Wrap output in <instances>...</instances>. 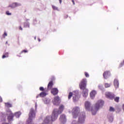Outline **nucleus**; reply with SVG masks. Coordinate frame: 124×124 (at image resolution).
<instances>
[{
  "mask_svg": "<svg viewBox=\"0 0 124 124\" xmlns=\"http://www.w3.org/2000/svg\"><path fill=\"white\" fill-rule=\"evenodd\" d=\"M101 87H102L101 85L99 86V88H101Z\"/></svg>",
  "mask_w": 124,
  "mask_h": 124,
  "instance_id": "36",
  "label": "nucleus"
},
{
  "mask_svg": "<svg viewBox=\"0 0 124 124\" xmlns=\"http://www.w3.org/2000/svg\"><path fill=\"white\" fill-rule=\"evenodd\" d=\"M6 107H8V108H9L10 107H12V105L9 103H5Z\"/></svg>",
  "mask_w": 124,
  "mask_h": 124,
  "instance_id": "20",
  "label": "nucleus"
},
{
  "mask_svg": "<svg viewBox=\"0 0 124 124\" xmlns=\"http://www.w3.org/2000/svg\"><path fill=\"white\" fill-rule=\"evenodd\" d=\"M73 96V100L74 102H76V101H78L79 99L80 98V96H79V93L78 91H75L74 92L69 93L68 98V99H70L71 97Z\"/></svg>",
  "mask_w": 124,
  "mask_h": 124,
  "instance_id": "3",
  "label": "nucleus"
},
{
  "mask_svg": "<svg viewBox=\"0 0 124 124\" xmlns=\"http://www.w3.org/2000/svg\"><path fill=\"white\" fill-rule=\"evenodd\" d=\"M59 0V2H60V3H62V0Z\"/></svg>",
  "mask_w": 124,
  "mask_h": 124,
  "instance_id": "35",
  "label": "nucleus"
},
{
  "mask_svg": "<svg viewBox=\"0 0 124 124\" xmlns=\"http://www.w3.org/2000/svg\"><path fill=\"white\" fill-rule=\"evenodd\" d=\"M114 85L115 88H119V80L118 79H114Z\"/></svg>",
  "mask_w": 124,
  "mask_h": 124,
  "instance_id": "18",
  "label": "nucleus"
},
{
  "mask_svg": "<svg viewBox=\"0 0 124 124\" xmlns=\"http://www.w3.org/2000/svg\"><path fill=\"white\" fill-rule=\"evenodd\" d=\"M38 40H39V42H40V39H39Z\"/></svg>",
  "mask_w": 124,
  "mask_h": 124,
  "instance_id": "39",
  "label": "nucleus"
},
{
  "mask_svg": "<svg viewBox=\"0 0 124 124\" xmlns=\"http://www.w3.org/2000/svg\"><path fill=\"white\" fill-rule=\"evenodd\" d=\"M0 102H2V98L0 96Z\"/></svg>",
  "mask_w": 124,
  "mask_h": 124,
  "instance_id": "31",
  "label": "nucleus"
},
{
  "mask_svg": "<svg viewBox=\"0 0 124 124\" xmlns=\"http://www.w3.org/2000/svg\"><path fill=\"white\" fill-rule=\"evenodd\" d=\"M24 28H30V24L28 23H24Z\"/></svg>",
  "mask_w": 124,
  "mask_h": 124,
  "instance_id": "23",
  "label": "nucleus"
},
{
  "mask_svg": "<svg viewBox=\"0 0 124 124\" xmlns=\"http://www.w3.org/2000/svg\"><path fill=\"white\" fill-rule=\"evenodd\" d=\"M9 53L8 52H5L2 56V59H5V58H8Z\"/></svg>",
  "mask_w": 124,
  "mask_h": 124,
  "instance_id": "19",
  "label": "nucleus"
},
{
  "mask_svg": "<svg viewBox=\"0 0 124 124\" xmlns=\"http://www.w3.org/2000/svg\"><path fill=\"white\" fill-rule=\"evenodd\" d=\"M53 86H54V82L53 81H49L47 85V90H52Z\"/></svg>",
  "mask_w": 124,
  "mask_h": 124,
  "instance_id": "14",
  "label": "nucleus"
},
{
  "mask_svg": "<svg viewBox=\"0 0 124 124\" xmlns=\"http://www.w3.org/2000/svg\"><path fill=\"white\" fill-rule=\"evenodd\" d=\"M111 73L109 71H105L103 73V77L105 79H107L110 76Z\"/></svg>",
  "mask_w": 124,
  "mask_h": 124,
  "instance_id": "10",
  "label": "nucleus"
},
{
  "mask_svg": "<svg viewBox=\"0 0 124 124\" xmlns=\"http://www.w3.org/2000/svg\"><path fill=\"white\" fill-rule=\"evenodd\" d=\"M21 4L20 3L14 2L9 5L8 7H11V8H15L16 7H17V6H21Z\"/></svg>",
  "mask_w": 124,
  "mask_h": 124,
  "instance_id": "8",
  "label": "nucleus"
},
{
  "mask_svg": "<svg viewBox=\"0 0 124 124\" xmlns=\"http://www.w3.org/2000/svg\"><path fill=\"white\" fill-rule=\"evenodd\" d=\"M61 103V99L59 96H57L54 98L53 104L54 105H60Z\"/></svg>",
  "mask_w": 124,
  "mask_h": 124,
  "instance_id": "7",
  "label": "nucleus"
},
{
  "mask_svg": "<svg viewBox=\"0 0 124 124\" xmlns=\"http://www.w3.org/2000/svg\"><path fill=\"white\" fill-rule=\"evenodd\" d=\"M2 36L4 38H5V36H7V33L6 32H4V34L2 35Z\"/></svg>",
  "mask_w": 124,
  "mask_h": 124,
  "instance_id": "27",
  "label": "nucleus"
},
{
  "mask_svg": "<svg viewBox=\"0 0 124 124\" xmlns=\"http://www.w3.org/2000/svg\"><path fill=\"white\" fill-rule=\"evenodd\" d=\"M40 91H42V92H43V91H44V88L41 87L39 88Z\"/></svg>",
  "mask_w": 124,
  "mask_h": 124,
  "instance_id": "29",
  "label": "nucleus"
},
{
  "mask_svg": "<svg viewBox=\"0 0 124 124\" xmlns=\"http://www.w3.org/2000/svg\"><path fill=\"white\" fill-rule=\"evenodd\" d=\"M109 112H115V108L112 107H109Z\"/></svg>",
  "mask_w": 124,
  "mask_h": 124,
  "instance_id": "22",
  "label": "nucleus"
},
{
  "mask_svg": "<svg viewBox=\"0 0 124 124\" xmlns=\"http://www.w3.org/2000/svg\"><path fill=\"white\" fill-rule=\"evenodd\" d=\"M19 30L20 31H23V28H22V27H21V26L19 27Z\"/></svg>",
  "mask_w": 124,
  "mask_h": 124,
  "instance_id": "33",
  "label": "nucleus"
},
{
  "mask_svg": "<svg viewBox=\"0 0 124 124\" xmlns=\"http://www.w3.org/2000/svg\"><path fill=\"white\" fill-rule=\"evenodd\" d=\"M119 100H120V97H116L114 98V101L116 102H119Z\"/></svg>",
  "mask_w": 124,
  "mask_h": 124,
  "instance_id": "24",
  "label": "nucleus"
},
{
  "mask_svg": "<svg viewBox=\"0 0 124 124\" xmlns=\"http://www.w3.org/2000/svg\"><path fill=\"white\" fill-rule=\"evenodd\" d=\"M85 107L86 110H90V108H91V103L88 101L85 102Z\"/></svg>",
  "mask_w": 124,
  "mask_h": 124,
  "instance_id": "13",
  "label": "nucleus"
},
{
  "mask_svg": "<svg viewBox=\"0 0 124 124\" xmlns=\"http://www.w3.org/2000/svg\"><path fill=\"white\" fill-rule=\"evenodd\" d=\"M84 75L85 77H86L87 78H89V77H90V75H89V73H88V72H85L84 73Z\"/></svg>",
  "mask_w": 124,
  "mask_h": 124,
  "instance_id": "25",
  "label": "nucleus"
},
{
  "mask_svg": "<svg viewBox=\"0 0 124 124\" xmlns=\"http://www.w3.org/2000/svg\"><path fill=\"white\" fill-rule=\"evenodd\" d=\"M2 124H7V123H3Z\"/></svg>",
  "mask_w": 124,
  "mask_h": 124,
  "instance_id": "37",
  "label": "nucleus"
},
{
  "mask_svg": "<svg viewBox=\"0 0 124 124\" xmlns=\"http://www.w3.org/2000/svg\"><path fill=\"white\" fill-rule=\"evenodd\" d=\"M47 94V93H46V92H41L40 94L36 96L37 98H38V97H39V96L40 97H44L45 96H46V95Z\"/></svg>",
  "mask_w": 124,
  "mask_h": 124,
  "instance_id": "16",
  "label": "nucleus"
},
{
  "mask_svg": "<svg viewBox=\"0 0 124 124\" xmlns=\"http://www.w3.org/2000/svg\"><path fill=\"white\" fill-rule=\"evenodd\" d=\"M106 96H107V97H108V98H110V99H113V98H114V95H113L111 93L109 92L106 93Z\"/></svg>",
  "mask_w": 124,
  "mask_h": 124,
  "instance_id": "15",
  "label": "nucleus"
},
{
  "mask_svg": "<svg viewBox=\"0 0 124 124\" xmlns=\"http://www.w3.org/2000/svg\"><path fill=\"white\" fill-rule=\"evenodd\" d=\"M96 94V92L94 90L92 91L90 93V97L91 98H93L95 95Z\"/></svg>",
  "mask_w": 124,
  "mask_h": 124,
  "instance_id": "17",
  "label": "nucleus"
},
{
  "mask_svg": "<svg viewBox=\"0 0 124 124\" xmlns=\"http://www.w3.org/2000/svg\"><path fill=\"white\" fill-rule=\"evenodd\" d=\"M110 87H111V84H109L108 83H105V88H110Z\"/></svg>",
  "mask_w": 124,
  "mask_h": 124,
  "instance_id": "21",
  "label": "nucleus"
},
{
  "mask_svg": "<svg viewBox=\"0 0 124 124\" xmlns=\"http://www.w3.org/2000/svg\"><path fill=\"white\" fill-rule=\"evenodd\" d=\"M18 44H20V42L19 41V37H18Z\"/></svg>",
  "mask_w": 124,
  "mask_h": 124,
  "instance_id": "34",
  "label": "nucleus"
},
{
  "mask_svg": "<svg viewBox=\"0 0 124 124\" xmlns=\"http://www.w3.org/2000/svg\"><path fill=\"white\" fill-rule=\"evenodd\" d=\"M59 120L63 124L66 122V117L64 114H62L61 115Z\"/></svg>",
  "mask_w": 124,
  "mask_h": 124,
  "instance_id": "9",
  "label": "nucleus"
},
{
  "mask_svg": "<svg viewBox=\"0 0 124 124\" xmlns=\"http://www.w3.org/2000/svg\"><path fill=\"white\" fill-rule=\"evenodd\" d=\"M87 78H83L79 84L81 90H85L87 87Z\"/></svg>",
  "mask_w": 124,
  "mask_h": 124,
  "instance_id": "4",
  "label": "nucleus"
},
{
  "mask_svg": "<svg viewBox=\"0 0 124 124\" xmlns=\"http://www.w3.org/2000/svg\"><path fill=\"white\" fill-rule=\"evenodd\" d=\"M72 2H73L74 5H75V2H74V0H72Z\"/></svg>",
  "mask_w": 124,
  "mask_h": 124,
  "instance_id": "32",
  "label": "nucleus"
},
{
  "mask_svg": "<svg viewBox=\"0 0 124 124\" xmlns=\"http://www.w3.org/2000/svg\"><path fill=\"white\" fill-rule=\"evenodd\" d=\"M51 90V93L53 94V95H57V94L59 93V90H58V88H54Z\"/></svg>",
  "mask_w": 124,
  "mask_h": 124,
  "instance_id": "11",
  "label": "nucleus"
},
{
  "mask_svg": "<svg viewBox=\"0 0 124 124\" xmlns=\"http://www.w3.org/2000/svg\"><path fill=\"white\" fill-rule=\"evenodd\" d=\"M79 111H80V108L78 107H76L73 108L72 115L74 119H76V118L78 117V115H79Z\"/></svg>",
  "mask_w": 124,
  "mask_h": 124,
  "instance_id": "5",
  "label": "nucleus"
},
{
  "mask_svg": "<svg viewBox=\"0 0 124 124\" xmlns=\"http://www.w3.org/2000/svg\"><path fill=\"white\" fill-rule=\"evenodd\" d=\"M6 14L7 15H11V13H9V12L8 11H6Z\"/></svg>",
  "mask_w": 124,
  "mask_h": 124,
  "instance_id": "28",
  "label": "nucleus"
},
{
  "mask_svg": "<svg viewBox=\"0 0 124 124\" xmlns=\"http://www.w3.org/2000/svg\"><path fill=\"white\" fill-rule=\"evenodd\" d=\"M21 53H28V50L24 49L21 51Z\"/></svg>",
  "mask_w": 124,
  "mask_h": 124,
  "instance_id": "30",
  "label": "nucleus"
},
{
  "mask_svg": "<svg viewBox=\"0 0 124 124\" xmlns=\"http://www.w3.org/2000/svg\"><path fill=\"white\" fill-rule=\"evenodd\" d=\"M104 105V101L102 100H98L95 104V106L92 108L91 112L92 115H95L99 108H101Z\"/></svg>",
  "mask_w": 124,
  "mask_h": 124,
  "instance_id": "1",
  "label": "nucleus"
},
{
  "mask_svg": "<svg viewBox=\"0 0 124 124\" xmlns=\"http://www.w3.org/2000/svg\"><path fill=\"white\" fill-rule=\"evenodd\" d=\"M83 90V93L82 95L83 97H87L88 96V93H89V90L85 88V89Z\"/></svg>",
  "mask_w": 124,
  "mask_h": 124,
  "instance_id": "12",
  "label": "nucleus"
},
{
  "mask_svg": "<svg viewBox=\"0 0 124 124\" xmlns=\"http://www.w3.org/2000/svg\"><path fill=\"white\" fill-rule=\"evenodd\" d=\"M7 115H8V120L9 121V122H11L12 121H13V118L14 117V116H15L16 118H19V117L21 116V112H16L14 115L13 114V113H12V112L10 109H8L7 111Z\"/></svg>",
  "mask_w": 124,
  "mask_h": 124,
  "instance_id": "2",
  "label": "nucleus"
},
{
  "mask_svg": "<svg viewBox=\"0 0 124 124\" xmlns=\"http://www.w3.org/2000/svg\"><path fill=\"white\" fill-rule=\"evenodd\" d=\"M86 119V114L85 112H82L79 114V117L78 118V123L80 124H83L85 122Z\"/></svg>",
  "mask_w": 124,
  "mask_h": 124,
  "instance_id": "6",
  "label": "nucleus"
},
{
  "mask_svg": "<svg viewBox=\"0 0 124 124\" xmlns=\"http://www.w3.org/2000/svg\"><path fill=\"white\" fill-rule=\"evenodd\" d=\"M52 7L53 10H58V7H57L56 6L52 5Z\"/></svg>",
  "mask_w": 124,
  "mask_h": 124,
  "instance_id": "26",
  "label": "nucleus"
},
{
  "mask_svg": "<svg viewBox=\"0 0 124 124\" xmlns=\"http://www.w3.org/2000/svg\"><path fill=\"white\" fill-rule=\"evenodd\" d=\"M8 43L7 42H6V44H8Z\"/></svg>",
  "mask_w": 124,
  "mask_h": 124,
  "instance_id": "38",
  "label": "nucleus"
}]
</instances>
